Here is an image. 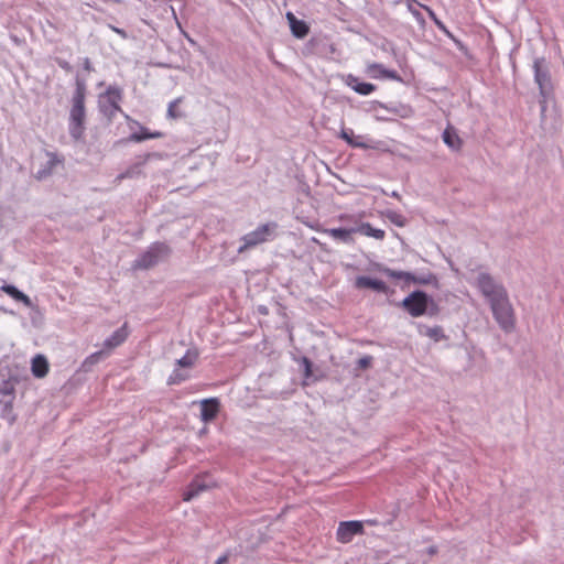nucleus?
I'll use <instances>...</instances> for the list:
<instances>
[{
    "instance_id": "4c0bfd02",
    "label": "nucleus",
    "mask_w": 564,
    "mask_h": 564,
    "mask_svg": "<svg viewBox=\"0 0 564 564\" xmlns=\"http://www.w3.org/2000/svg\"><path fill=\"white\" fill-rule=\"evenodd\" d=\"M226 561H227V558L225 556H223L217 560L216 564H224Z\"/></svg>"
},
{
    "instance_id": "9b49d317",
    "label": "nucleus",
    "mask_w": 564,
    "mask_h": 564,
    "mask_svg": "<svg viewBox=\"0 0 564 564\" xmlns=\"http://www.w3.org/2000/svg\"><path fill=\"white\" fill-rule=\"evenodd\" d=\"M366 74L373 79H391L401 82L397 72L386 68L382 64L371 63L366 67Z\"/></svg>"
},
{
    "instance_id": "58836bf2",
    "label": "nucleus",
    "mask_w": 564,
    "mask_h": 564,
    "mask_svg": "<svg viewBox=\"0 0 564 564\" xmlns=\"http://www.w3.org/2000/svg\"><path fill=\"white\" fill-rule=\"evenodd\" d=\"M351 145H355V147H364V148H367V143H361V142H358V143H350Z\"/></svg>"
},
{
    "instance_id": "a878e982",
    "label": "nucleus",
    "mask_w": 564,
    "mask_h": 564,
    "mask_svg": "<svg viewBox=\"0 0 564 564\" xmlns=\"http://www.w3.org/2000/svg\"><path fill=\"white\" fill-rule=\"evenodd\" d=\"M425 335L435 341H440L445 338L443 328L441 326L429 327Z\"/></svg>"
},
{
    "instance_id": "f8f14e48",
    "label": "nucleus",
    "mask_w": 564,
    "mask_h": 564,
    "mask_svg": "<svg viewBox=\"0 0 564 564\" xmlns=\"http://www.w3.org/2000/svg\"><path fill=\"white\" fill-rule=\"evenodd\" d=\"M129 129L131 132V138L134 141H142L145 139H159L163 137L161 132L151 131L150 129L140 126L137 121L133 120H129Z\"/></svg>"
},
{
    "instance_id": "dca6fc26",
    "label": "nucleus",
    "mask_w": 564,
    "mask_h": 564,
    "mask_svg": "<svg viewBox=\"0 0 564 564\" xmlns=\"http://www.w3.org/2000/svg\"><path fill=\"white\" fill-rule=\"evenodd\" d=\"M534 78L540 87L541 94L544 95L550 86V78L547 72L543 68V61H534Z\"/></svg>"
},
{
    "instance_id": "7c9ffc66",
    "label": "nucleus",
    "mask_w": 564,
    "mask_h": 564,
    "mask_svg": "<svg viewBox=\"0 0 564 564\" xmlns=\"http://www.w3.org/2000/svg\"><path fill=\"white\" fill-rule=\"evenodd\" d=\"M397 113L402 118H408L412 115V109L408 106H400V109Z\"/></svg>"
},
{
    "instance_id": "ea45409f",
    "label": "nucleus",
    "mask_w": 564,
    "mask_h": 564,
    "mask_svg": "<svg viewBox=\"0 0 564 564\" xmlns=\"http://www.w3.org/2000/svg\"><path fill=\"white\" fill-rule=\"evenodd\" d=\"M391 196H392V197H394V198H397V199H400V198H401V197H400V194H399L398 192H395V191H393V192L391 193Z\"/></svg>"
},
{
    "instance_id": "bb28decb",
    "label": "nucleus",
    "mask_w": 564,
    "mask_h": 564,
    "mask_svg": "<svg viewBox=\"0 0 564 564\" xmlns=\"http://www.w3.org/2000/svg\"><path fill=\"white\" fill-rule=\"evenodd\" d=\"M386 216L395 226H398V227L405 226V223H406L405 218L401 214H399L397 212L389 210V212H387Z\"/></svg>"
},
{
    "instance_id": "c9c22d12",
    "label": "nucleus",
    "mask_w": 564,
    "mask_h": 564,
    "mask_svg": "<svg viewBox=\"0 0 564 564\" xmlns=\"http://www.w3.org/2000/svg\"><path fill=\"white\" fill-rule=\"evenodd\" d=\"M448 147L453 150V151H459L460 150V144L462 143H454V142H451V143H447Z\"/></svg>"
},
{
    "instance_id": "a19ab883",
    "label": "nucleus",
    "mask_w": 564,
    "mask_h": 564,
    "mask_svg": "<svg viewBox=\"0 0 564 564\" xmlns=\"http://www.w3.org/2000/svg\"><path fill=\"white\" fill-rule=\"evenodd\" d=\"M113 30H115L118 34H120V35H124L123 31H121V30H119V29H116V28H115Z\"/></svg>"
},
{
    "instance_id": "e433bc0d",
    "label": "nucleus",
    "mask_w": 564,
    "mask_h": 564,
    "mask_svg": "<svg viewBox=\"0 0 564 564\" xmlns=\"http://www.w3.org/2000/svg\"><path fill=\"white\" fill-rule=\"evenodd\" d=\"M427 552H429L430 555H434L437 552V550H436L435 546H431V547H429Z\"/></svg>"
},
{
    "instance_id": "9d476101",
    "label": "nucleus",
    "mask_w": 564,
    "mask_h": 564,
    "mask_svg": "<svg viewBox=\"0 0 564 564\" xmlns=\"http://www.w3.org/2000/svg\"><path fill=\"white\" fill-rule=\"evenodd\" d=\"M364 532V525L360 521H344L340 522L337 529V540L341 543H348L357 534Z\"/></svg>"
},
{
    "instance_id": "2eb2a0df",
    "label": "nucleus",
    "mask_w": 564,
    "mask_h": 564,
    "mask_svg": "<svg viewBox=\"0 0 564 564\" xmlns=\"http://www.w3.org/2000/svg\"><path fill=\"white\" fill-rule=\"evenodd\" d=\"M380 271L389 278L404 280L405 282H413L419 284H425L430 282L429 279L416 278L412 273L405 271H397L390 268H381Z\"/></svg>"
},
{
    "instance_id": "b1692460",
    "label": "nucleus",
    "mask_w": 564,
    "mask_h": 564,
    "mask_svg": "<svg viewBox=\"0 0 564 564\" xmlns=\"http://www.w3.org/2000/svg\"><path fill=\"white\" fill-rule=\"evenodd\" d=\"M105 356L104 350L96 351L91 355H89L83 362L82 367L84 370H90V368L98 364Z\"/></svg>"
},
{
    "instance_id": "4468645a",
    "label": "nucleus",
    "mask_w": 564,
    "mask_h": 564,
    "mask_svg": "<svg viewBox=\"0 0 564 564\" xmlns=\"http://www.w3.org/2000/svg\"><path fill=\"white\" fill-rule=\"evenodd\" d=\"M355 286L357 289H371L376 292L384 294L389 292V288L383 281L369 276H357L355 280Z\"/></svg>"
},
{
    "instance_id": "c756f323",
    "label": "nucleus",
    "mask_w": 564,
    "mask_h": 564,
    "mask_svg": "<svg viewBox=\"0 0 564 564\" xmlns=\"http://www.w3.org/2000/svg\"><path fill=\"white\" fill-rule=\"evenodd\" d=\"M372 357L371 356H364L361 357L357 364L360 369H368L372 364Z\"/></svg>"
},
{
    "instance_id": "aec40b11",
    "label": "nucleus",
    "mask_w": 564,
    "mask_h": 564,
    "mask_svg": "<svg viewBox=\"0 0 564 564\" xmlns=\"http://www.w3.org/2000/svg\"><path fill=\"white\" fill-rule=\"evenodd\" d=\"M32 373L36 378H43L48 372V362L43 355H37L32 359Z\"/></svg>"
},
{
    "instance_id": "412c9836",
    "label": "nucleus",
    "mask_w": 564,
    "mask_h": 564,
    "mask_svg": "<svg viewBox=\"0 0 564 564\" xmlns=\"http://www.w3.org/2000/svg\"><path fill=\"white\" fill-rule=\"evenodd\" d=\"M209 486L202 482L199 479H195L188 486V489L183 494V499L185 501H189L196 496H198L202 491L206 490Z\"/></svg>"
},
{
    "instance_id": "423d86ee",
    "label": "nucleus",
    "mask_w": 564,
    "mask_h": 564,
    "mask_svg": "<svg viewBox=\"0 0 564 564\" xmlns=\"http://www.w3.org/2000/svg\"><path fill=\"white\" fill-rule=\"evenodd\" d=\"M85 86L77 84L76 91L73 97V107L70 110V129L74 138L79 137V131L85 118Z\"/></svg>"
},
{
    "instance_id": "0eeeda50",
    "label": "nucleus",
    "mask_w": 564,
    "mask_h": 564,
    "mask_svg": "<svg viewBox=\"0 0 564 564\" xmlns=\"http://www.w3.org/2000/svg\"><path fill=\"white\" fill-rule=\"evenodd\" d=\"M275 229V223L260 225L257 229L241 238L242 245L238 248V252L242 253L248 249L254 248L258 245L268 241Z\"/></svg>"
},
{
    "instance_id": "ddd939ff",
    "label": "nucleus",
    "mask_w": 564,
    "mask_h": 564,
    "mask_svg": "<svg viewBox=\"0 0 564 564\" xmlns=\"http://www.w3.org/2000/svg\"><path fill=\"white\" fill-rule=\"evenodd\" d=\"M344 83L359 95L368 96L376 90V86L370 83L360 82L356 76L348 74L343 78Z\"/></svg>"
},
{
    "instance_id": "7ed1b4c3",
    "label": "nucleus",
    "mask_w": 564,
    "mask_h": 564,
    "mask_svg": "<svg viewBox=\"0 0 564 564\" xmlns=\"http://www.w3.org/2000/svg\"><path fill=\"white\" fill-rule=\"evenodd\" d=\"M489 306L499 327L506 333L513 332L516 328V314L509 294L491 303Z\"/></svg>"
},
{
    "instance_id": "f3484780",
    "label": "nucleus",
    "mask_w": 564,
    "mask_h": 564,
    "mask_svg": "<svg viewBox=\"0 0 564 564\" xmlns=\"http://www.w3.org/2000/svg\"><path fill=\"white\" fill-rule=\"evenodd\" d=\"M219 411L217 399L203 400L200 404V417L204 422L213 421Z\"/></svg>"
},
{
    "instance_id": "6e6552de",
    "label": "nucleus",
    "mask_w": 564,
    "mask_h": 564,
    "mask_svg": "<svg viewBox=\"0 0 564 564\" xmlns=\"http://www.w3.org/2000/svg\"><path fill=\"white\" fill-rule=\"evenodd\" d=\"M121 90L117 87H109L105 94L99 97V107L105 116L112 118L120 111Z\"/></svg>"
},
{
    "instance_id": "473e14b6",
    "label": "nucleus",
    "mask_w": 564,
    "mask_h": 564,
    "mask_svg": "<svg viewBox=\"0 0 564 564\" xmlns=\"http://www.w3.org/2000/svg\"><path fill=\"white\" fill-rule=\"evenodd\" d=\"M303 364L305 366V376L308 377L311 375L312 364L306 357L303 358Z\"/></svg>"
},
{
    "instance_id": "a211bd4d",
    "label": "nucleus",
    "mask_w": 564,
    "mask_h": 564,
    "mask_svg": "<svg viewBox=\"0 0 564 564\" xmlns=\"http://www.w3.org/2000/svg\"><path fill=\"white\" fill-rule=\"evenodd\" d=\"M128 334L129 333L127 324H123L119 329L113 332V334L104 341V347L108 350H112L113 348L120 346L127 339Z\"/></svg>"
},
{
    "instance_id": "f704fd0d",
    "label": "nucleus",
    "mask_w": 564,
    "mask_h": 564,
    "mask_svg": "<svg viewBox=\"0 0 564 564\" xmlns=\"http://www.w3.org/2000/svg\"><path fill=\"white\" fill-rule=\"evenodd\" d=\"M339 219L340 220H350V221L356 223L355 216H352V215H340Z\"/></svg>"
},
{
    "instance_id": "cd10ccee",
    "label": "nucleus",
    "mask_w": 564,
    "mask_h": 564,
    "mask_svg": "<svg viewBox=\"0 0 564 564\" xmlns=\"http://www.w3.org/2000/svg\"><path fill=\"white\" fill-rule=\"evenodd\" d=\"M139 174H140L139 167L138 166H132V167L128 169L126 172L119 174L116 177L115 182L119 183V182H121L124 178H133V177L139 176Z\"/></svg>"
},
{
    "instance_id": "20e7f679",
    "label": "nucleus",
    "mask_w": 564,
    "mask_h": 564,
    "mask_svg": "<svg viewBox=\"0 0 564 564\" xmlns=\"http://www.w3.org/2000/svg\"><path fill=\"white\" fill-rule=\"evenodd\" d=\"M171 254V248L164 242L151 245L135 261L133 268L150 269L159 262L166 260Z\"/></svg>"
},
{
    "instance_id": "1a4fd4ad",
    "label": "nucleus",
    "mask_w": 564,
    "mask_h": 564,
    "mask_svg": "<svg viewBox=\"0 0 564 564\" xmlns=\"http://www.w3.org/2000/svg\"><path fill=\"white\" fill-rule=\"evenodd\" d=\"M36 161H39L40 165L34 174L36 180L46 178L53 173L57 165L63 164V160L52 152H45L43 155H40Z\"/></svg>"
},
{
    "instance_id": "f257e3e1",
    "label": "nucleus",
    "mask_w": 564,
    "mask_h": 564,
    "mask_svg": "<svg viewBox=\"0 0 564 564\" xmlns=\"http://www.w3.org/2000/svg\"><path fill=\"white\" fill-rule=\"evenodd\" d=\"M474 285L478 289L489 305L508 295V291L505 285L486 271L477 273Z\"/></svg>"
},
{
    "instance_id": "72a5a7b5",
    "label": "nucleus",
    "mask_w": 564,
    "mask_h": 564,
    "mask_svg": "<svg viewBox=\"0 0 564 564\" xmlns=\"http://www.w3.org/2000/svg\"><path fill=\"white\" fill-rule=\"evenodd\" d=\"M0 391L3 394H11L13 392V387L9 383H4V387Z\"/></svg>"
},
{
    "instance_id": "6ab92c4d",
    "label": "nucleus",
    "mask_w": 564,
    "mask_h": 564,
    "mask_svg": "<svg viewBox=\"0 0 564 564\" xmlns=\"http://www.w3.org/2000/svg\"><path fill=\"white\" fill-rule=\"evenodd\" d=\"M286 19L289 21L292 33L296 37H304L308 33V28L305 22L297 20L293 13L288 12Z\"/></svg>"
},
{
    "instance_id": "2f4dec72",
    "label": "nucleus",
    "mask_w": 564,
    "mask_h": 564,
    "mask_svg": "<svg viewBox=\"0 0 564 564\" xmlns=\"http://www.w3.org/2000/svg\"><path fill=\"white\" fill-rule=\"evenodd\" d=\"M455 137V134L452 132L451 129H446L443 133V141L445 142H448V141H453V138Z\"/></svg>"
},
{
    "instance_id": "4be33fe9",
    "label": "nucleus",
    "mask_w": 564,
    "mask_h": 564,
    "mask_svg": "<svg viewBox=\"0 0 564 564\" xmlns=\"http://www.w3.org/2000/svg\"><path fill=\"white\" fill-rule=\"evenodd\" d=\"M1 290L13 297L15 301L22 302L25 306H31V300L23 292L19 291L14 285L4 284Z\"/></svg>"
},
{
    "instance_id": "39448f33",
    "label": "nucleus",
    "mask_w": 564,
    "mask_h": 564,
    "mask_svg": "<svg viewBox=\"0 0 564 564\" xmlns=\"http://www.w3.org/2000/svg\"><path fill=\"white\" fill-rule=\"evenodd\" d=\"M402 306L413 317H417L425 314L430 306L433 310L436 308V305L432 297H430L426 293L422 291L412 292L409 296H406L403 300Z\"/></svg>"
},
{
    "instance_id": "393cba45",
    "label": "nucleus",
    "mask_w": 564,
    "mask_h": 564,
    "mask_svg": "<svg viewBox=\"0 0 564 564\" xmlns=\"http://www.w3.org/2000/svg\"><path fill=\"white\" fill-rule=\"evenodd\" d=\"M196 359V352L187 351L185 356H183L176 361V365L183 368H191L195 364Z\"/></svg>"
},
{
    "instance_id": "5701e85b",
    "label": "nucleus",
    "mask_w": 564,
    "mask_h": 564,
    "mask_svg": "<svg viewBox=\"0 0 564 564\" xmlns=\"http://www.w3.org/2000/svg\"><path fill=\"white\" fill-rule=\"evenodd\" d=\"M167 116L172 119H181L186 116L185 110L182 108V99L177 98L170 102L167 108Z\"/></svg>"
},
{
    "instance_id": "c85d7f7f",
    "label": "nucleus",
    "mask_w": 564,
    "mask_h": 564,
    "mask_svg": "<svg viewBox=\"0 0 564 564\" xmlns=\"http://www.w3.org/2000/svg\"><path fill=\"white\" fill-rule=\"evenodd\" d=\"M187 378L186 375L182 373L180 370H174L173 373L169 378V384L180 383L181 381Z\"/></svg>"
},
{
    "instance_id": "f03ea898",
    "label": "nucleus",
    "mask_w": 564,
    "mask_h": 564,
    "mask_svg": "<svg viewBox=\"0 0 564 564\" xmlns=\"http://www.w3.org/2000/svg\"><path fill=\"white\" fill-rule=\"evenodd\" d=\"M324 234L330 236L332 238L339 240L344 243L351 245L354 243L352 234L359 232L367 237H372L377 240L384 239L386 232L382 229L373 228L369 223H361L358 227L355 228H326L323 230Z\"/></svg>"
}]
</instances>
